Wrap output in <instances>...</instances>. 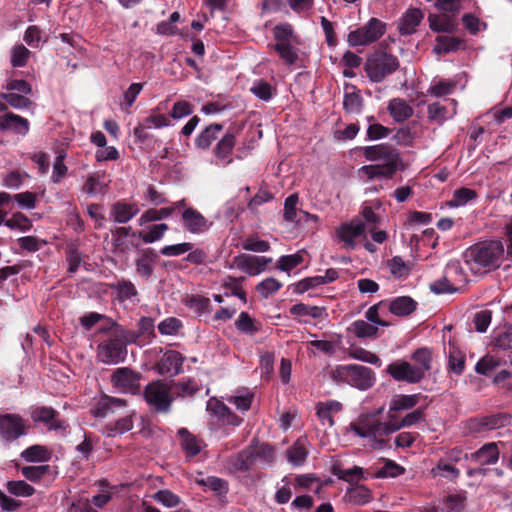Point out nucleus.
<instances>
[{
  "mask_svg": "<svg viewBox=\"0 0 512 512\" xmlns=\"http://www.w3.org/2000/svg\"><path fill=\"white\" fill-rule=\"evenodd\" d=\"M127 357L124 333H111L97 346V359L106 365L123 363Z\"/></svg>",
  "mask_w": 512,
  "mask_h": 512,
  "instance_id": "6",
  "label": "nucleus"
},
{
  "mask_svg": "<svg viewBox=\"0 0 512 512\" xmlns=\"http://www.w3.org/2000/svg\"><path fill=\"white\" fill-rule=\"evenodd\" d=\"M272 47L287 65H294L297 62L298 50L291 42L274 44Z\"/></svg>",
  "mask_w": 512,
  "mask_h": 512,
  "instance_id": "48",
  "label": "nucleus"
},
{
  "mask_svg": "<svg viewBox=\"0 0 512 512\" xmlns=\"http://www.w3.org/2000/svg\"><path fill=\"white\" fill-rule=\"evenodd\" d=\"M500 451L498 444L490 442L484 444L477 451L471 454L470 460L478 465H493L499 459Z\"/></svg>",
  "mask_w": 512,
  "mask_h": 512,
  "instance_id": "22",
  "label": "nucleus"
},
{
  "mask_svg": "<svg viewBox=\"0 0 512 512\" xmlns=\"http://www.w3.org/2000/svg\"><path fill=\"white\" fill-rule=\"evenodd\" d=\"M386 373L395 381L409 384H417L424 379L422 371L405 360H396L390 363L386 368Z\"/></svg>",
  "mask_w": 512,
  "mask_h": 512,
  "instance_id": "12",
  "label": "nucleus"
},
{
  "mask_svg": "<svg viewBox=\"0 0 512 512\" xmlns=\"http://www.w3.org/2000/svg\"><path fill=\"white\" fill-rule=\"evenodd\" d=\"M171 389L173 388L179 397H191L196 394L200 387L196 380L189 378L185 381L173 382Z\"/></svg>",
  "mask_w": 512,
  "mask_h": 512,
  "instance_id": "52",
  "label": "nucleus"
},
{
  "mask_svg": "<svg viewBox=\"0 0 512 512\" xmlns=\"http://www.w3.org/2000/svg\"><path fill=\"white\" fill-rule=\"evenodd\" d=\"M139 213L136 203L117 201L111 206V216L116 223L125 224Z\"/></svg>",
  "mask_w": 512,
  "mask_h": 512,
  "instance_id": "25",
  "label": "nucleus"
},
{
  "mask_svg": "<svg viewBox=\"0 0 512 512\" xmlns=\"http://www.w3.org/2000/svg\"><path fill=\"white\" fill-rule=\"evenodd\" d=\"M59 412L52 407L38 406L31 411L34 422L43 423L49 430H65L68 424L58 418Z\"/></svg>",
  "mask_w": 512,
  "mask_h": 512,
  "instance_id": "17",
  "label": "nucleus"
},
{
  "mask_svg": "<svg viewBox=\"0 0 512 512\" xmlns=\"http://www.w3.org/2000/svg\"><path fill=\"white\" fill-rule=\"evenodd\" d=\"M387 110L396 122H404L413 115V108L402 98L391 99L388 103Z\"/></svg>",
  "mask_w": 512,
  "mask_h": 512,
  "instance_id": "30",
  "label": "nucleus"
},
{
  "mask_svg": "<svg viewBox=\"0 0 512 512\" xmlns=\"http://www.w3.org/2000/svg\"><path fill=\"white\" fill-rule=\"evenodd\" d=\"M308 455V451L305 447V445L300 441L297 440L288 450H287V458L290 463H292L295 466L302 465Z\"/></svg>",
  "mask_w": 512,
  "mask_h": 512,
  "instance_id": "55",
  "label": "nucleus"
},
{
  "mask_svg": "<svg viewBox=\"0 0 512 512\" xmlns=\"http://www.w3.org/2000/svg\"><path fill=\"white\" fill-rule=\"evenodd\" d=\"M349 330L354 333L357 338H374L377 336L378 327L364 320L354 321Z\"/></svg>",
  "mask_w": 512,
  "mask_h": 512,
  "instance_id": "44",
  "label": "nucleus"
},
{
  "mask_svg": "<svg viewBox=\"0 0 512 512\" xmlns=\"http://www.w3.org/2000/svg\"><path fill=\"white\" fill-rule=\"evenodd\" d=\"M183 304L193 310L198 316L209 312L211 303L210 299L201 295H187L183 300Z\"/></svg>",
  "mask_w": 512,
  "mask_h": 512,
  "instance_id": "39",
  "label": "nucleus"
},
{
  "mask_svg": "<svg viewBox=\"0 0 512 512\" xmlns=\"http://www.w3.org/2000/svg\"><path fill=\"white\" fill-rule=\"evenodd\" d=\"M181 224L184 230L191 234H202L210 229L212 222L194 207L185 209L181 213Z\"/></svg>",
  "mask_w": 512,
  "mask_h": 512,
  "instance_id": "14",
  "label": "nucleus"
},
{
  "mask_svg": "<svg viewBox=\"0 0 512 512\" xmlns=\"http://www.w3.org/2000/svg\"><path fill=\"white\" fill-rule=\"evenodd\" d=\"M133 428L132 415L124 416L114 422H109L104 427V434L107 437H115L118 434H123Z\"/></svg>",
  "mask_w": 512,
  "mask_h": 512,
  "instance_id": "38",
  "label": "nucleus"
},
{
  "mask_svg": "<svg viewBox=\"0 0 512 512\" xmlns=\"http://www.w3.org/2000/svg\"><path fill=\"white\" fill-rule=\"evenodd\" d=\"M365 232V224L361 221L357 223L350 222L342 224L336 231L340 241L344 242L345 247L354 249L355 240Z\"/></svg>",
  "mask_w": 512,
  "mask_h": 512,
  "instance_id": "19",
  "label": "nucleus"
},
{
  "mask_svg": "<svg viewBox=\"0 0 512 512\" xmlns=\"http://www.w3.org/2000/svg\"><path fill=\"white\" fill-rule=\"evenodd\" d=\"M350 430L361 438H368L374 441L378 447H383L384 439H381V421L375 414H360L358 418L351 422Z\"/></svg>",
  "mask_w": 512,
  "mask_h": 512,
  "instance_id": "10",
  "label": "nucleus"
},
{
  "mask_svg": "<svg viewBox=\"0 0 512 512\" xmlns=\"http://www.w3.org/2000/svg\"><path fill=\"white\" fill-rule=\"evenodd\" d=\"M364 158L370 162L384 161L382 165L391 164L394 170H403L404 164L400 151L393 145L382 143L377 145L361 147Z\"/></svg>",
  "mask_w": 512,
  "mask_h": 512,
  "instance_id": "8",
  "label": "nucleus"
},
{
  "mask_svg": "<svg viewBox=\"0 0 512 512\" xmlns=\"http://www.w3.org/2000/svg\"><path fill=\"white\" fill-rule=\"evenodd\" d=\"M223 128V124L220 123H212L206 126L195 138V147L200 150H208Z\"/></svg>",
  "mask_w": 512,
  "mask_h": 512,
  "instance_id": "27",
  "label": "nucleus"
},
{
  "mask_svg": "<svg viewBox=\"0 0 512 512\" xmlns=\"http://www.w3.org/2000/svg\"><path fill=\"white\" fill-rule=\"evenodd\" d=\"M271 262L272 258L265 256H254L244 253L235 256L233 259V264L239 270L247 273L250 276L259 275Z\"/></svg>",
  "mask_w": 512,
  "mask_h": 512,
  "instance_id": "15",
  "label": "nucleus"
},
{
  "mask_svg": "<svg viewBox=\"0 0 512 512\" xmlns=\"http://www.w3.org/2000/svg\"><path fill=\"white\" fill-rule=\"evenodd\" d=\"M5 226L10 229H19L26 232L32 228L31 220L21 212H16L12 217L5 221Z\"/></svg>",
  "mask_w": 512,
  "mask_h": 512,
  "instance_id": "61",
  "label": "nucleus"
},
{
  "mask_svg": "<svg viewBox=\"0 0 512 512\" xmlns=\"http://www.w3.org/2000/svg\"><path fill=\"white\" fill-rule=\"evenodd\" d=\"M180 445L185 451L186 457L193 458L201 451V440L189 432L187 428H180L177 432Z\"/></svg>",
  "mask_w": 512,
  "mask_h": 512,
  "instance_id": "28",
  "label": "nucleus"
},
{
  "mask_svg": "<svg viewBox=\"0 0 512 512\" xmlns=\"http://www.w3.org/2000/svg\"><path fill=\"white\" fill-rule=\"evenodd\" d=\"M197 484L214 491L217 495H225L228 492V483L226 480L216 477L208 476L206 478L197 479Z\"/></svg>",
  "mask_w": 512,
  "mask_h": 512,
  "instance_id": "47",
  "label": "nucleus"
},
{
  "mask_svg": "<svg viewBox=\"0 0 512 512\" xmlns=\"http://www.w3.org/2000/svg\"><path fill=\"white\" fill-rule=\"evenodd\" d=\"M359 174H363L367 177L368 180L374 179H392L396 172L394 170V166L391 164L388 165H380V164H370L364 165L358 170Z\"/></svg>",
  "mask_w": 512,
  "mask_h": 512,
  "instance_id": "29",
  "label": "nucleus"
},
{
  "mask_svg": "<svg viewBox=\"0 0 512 512\" xmlns=\"http://www.w3.org/2000/svg\"><path fill=\"white\" fill-rule=\"evenodd\" d=\"M254 394L249 390L237 391L235 395L230 396L227 400L240 411H248L251 407Z\"/></svg>",
  "mask_w": 512,
  "mask_h": 512,
  "instance_id": "53",
  "label": "nucleus"
},
{
  "mask_svg": "<svg viewBox=\"0 0 512 512\" xmlns=\"http://www.w3.org/2000/svg\"><path fill=\"white\" fill-rule=\"evenodd\" d=\"M168 230L169 226L166 223L154 224L147 232H134L133 236L137 235L144 243H154L161 240Z\"/></svg>",
  "mask_w": 512,
  "mask_h": 512,
  "instance_id": "41",
  "label": "nucleus"
},
{
  "mask_svg": "<svg viewBox=\"0 0 512 512\" xmlns=\"http://www.w3.org/2000/svg\"><path fill=\"white\" fill-rule=\"evenodd\" d=\"M255 460V448L249 447L232 456L230 458V464L235 470L246 472L250 469Z\"/></svg>",
  "mask_w": 512,
  "mask_h": 512,
  "instance_id": "33",
  "label": "nucleus"
},
{
  "mask_svg": "<svg viewBox=\"0 0 512 512\" xmlns=\"http://www.w3.org/2000/svg\"><path fill=\"white\" fill-rule=\"evenodd\" d=\"M422 398L420 393L395 395L390 400L387 418L397 419L400 412L415 408Z\"/></svg>",
  "mask_w": 512,
  "mask_h": 512,
  "instance_id": "18",
  "label": "nucleus"
},
{
  "mask_svg": "<svg viewBox=\"0 0 512 512\" xmlns=\"http://www.w3.org/2000/svg\"><path fill=\"white\" fill-rule=\"evenodd\" d=\"M435 41L436 45L433 50L439 55L456 52L465 48L464 40L459 37L439 35L436 37Z\"/></svg>",
  "mask_w": 512,
  "mask_h": 512,
  "instance_id": "31",
  "label": "nucleus"
},
{
  "mask_svg": "<svg viewBox=\"0 0 512 512\" xmlns=\"http://www.w3.org/2000/svg\"><path fill=\"white\" fill-rule=\"evenodd\" d=\"M467 283V275L458 261L449 262L441 278L433 281L429 287L435 294L455 293Z\"/></svg>",
  "mask_w": 512,
  "mask_h": 512,
  "instance_id": "5",
  "label": "nucleus"
},
{
  "mask_svg": "<svg viewBox=\"0 0 512 512\" xmlns=\"http://www.w3.org/2000/svg\"><path fill=\"white\" fill-rule=\"evenodd\" d=\"M511 417L506 413L472 417L462 422L467 435H479L491 430L502 428L510 423Z\"/></svg>",
  "mask_w": 512,
  "mask_h": 512,
  "instance_id": "9",
  "label": "nucleus"
},
{
  "mask_svg": "<svg viewBox=\"0 0 512 512\" xmlns=\"http://www.w3.org/2000/svg\"><path fill=\"white\" fill-rule=\"evenodd\" d=\"M504 245L500 240H484L471 245L464 253L471 270L495 269L501 264Z\"/></svg>",
  "mask_w": 512,
  "mask_h": 512,
  "instance_id": "1",
  "label": "nucleus"
},
{
  "mask_svg": "<svg viewBox=\"0 0 512 512\" xmlns=\"http://www.w3.org/2000/svg\"><path fill=\"white\" fill-rule=\"evenodd\" d=\"M27 434L26 421L19 414L7 413L0 415V438L13 442Z\"/></svg>",
  "mask_w": 512,
  "mask_h": 512,
  "instance_id": "11",
  "label": "nucleus"
},
{
  "mask_svg": "<svg viewBox=\"0 0 512 512\" xmlns=\"http://www.w3.org/2000/svg\"><path fill=\"white\" fill-rule=\"evenodd\" d=\"M236 137L232 132H226L222 138L216 144L213 154L214 156L223 162V164H229L232 162L230 155L235 147Z\"/></svg>",
  "mask_w": 512,
  "mask_h": 512,
  "instance_id": "26",
  "label": "nucleus"
},
{
  "mask_svg": "<svg viewBox=\"0 0 512 512\" xmlns=\"http://www.w3.org/2000/svg\"><path fill=\"white\" fill-rule=\"evenodd\" d=\"M324 312L323 307L311 306L305 303H297L290 307L289 313L295 317L310 316L314 319L321 318Z\"/></svg>",
  "mask_w": 512,
  "mask_h": 512,
  "instance_id": "43",
  "label": "nucleus"
},
{
  "mask_svg": "<svg viewBox=\"0 0 512 512\" xmlns=\"http://www.w3.org/2000/svg\"><path fill=\"white\" fill-rule=\"evenodd\" d=\"M427 112L429 120L442 124L445 120L452 117L456 111L454 108L452 113H449L445 105L440 102H434L428 105Z\"/></svg>",
  "mask_w": 512,
  "mask_h": 512,
  "instance_id": "51",
  "label": "nucleus"
},
{
  "mask_svg": "<svg viewBox=\"0 0 512 512\" xmlns=\"http://www.w3.org/2000/svg\"><path fill=\"white\" fill-rule=\"evenodd\" d=\"M21 457L27 462L48 461L50 452L44 446L32 445L22 451Z\"/></svg>",
  "mask_w": 512,
  "mask_h": 512,
  "instance_id": "49",
  "label": "nucleus"
},
{
  "mask_svg": "<svg viewBox=\"0 0 512 512\" xmlns=\"http://www.w3.org/2000/svg\"><path fill=\"white\" fill-rule=\"evenodd\" d=\"M428 20L429 26L434 32L453 33L457 29V23L446 13L441 15L430 14Z\"/></svg>",
  "mask_w": 512,
  "mask_h": 512,
  "instance_id": "32",
  "label": "nucleus"
},
{
  "mask_svg": "<svg viewBox=\"0 0 512 512\" xmlns=\"http://www.w3.org/2000/svg\"><path fill=\"white\" fill-rule=\"evenodd\" d=\"M29 129V121L20 115L8 112L0 116V130L2 131H13L18 135L25 136Z\"/></svg>",
  "mask_w": 512,
  "mask_h": 512,
  "instance_id": "20",
  "label": "nucleus"
},
{
  "mask_svg": "<svg viewBox=\"0 0 512 512\" xmlns=\"http://www.w3.org/2000/svg\"><path fill=\"white\" fill-rule=\"evenodd\" d=\"M282 287V283L277 279L269 277L256 285V291L263 297L268 298L278 292Z\"/></svg>",
  "mask_w": 512,
  "mask_h": 512,
  "instance_id": "60",
  "label": "nucleus"
},
{
  "mask_svg": "<svg viewBox=\"0 0 512 512\" xmlns=\"http://www.w3.org/2000/svg\"><path fill=\"white\" fill-rule=\"evenodd\" d=\"M158 255L153 248H144L140 251V256L135 261L136 272L139 276L149 279L154 272V263Z\"/></svg>",
  "mask_w": 512,
  "mask_h": 512,
  "instance_id": "21",
  "label": "nucleus"
},
{
  "mask_svg": "<svg viewBox=\"0 0 512 512\" xmlns=\"http://www.w3.org/2000/svg\"><path fill=\"white\" fill-rule=\"evenodd\" d=\"M171 215H173V214H172V210L169 208V206L163 207L160 209L150 208L142 213L138 222H139V225L142 226L148 222H154V221L166 219V218L170 217Z\"/></svg>",
  "mask_w": 512,
  "mask_h": 512,
  "instance_id": "56",
  "label": "nucleus"
},
{
  "mask_svg": "<svg viewBox=\"0 0 512 512\" xmlns=\"http://www.w3.org/2000/svg\"><path fill=\"white\" fill-rule=\"evenodd\" d=\"M0 99L5 100L7 104L15 109H25L32 105V101L25 95L18 93H4L0 92Z\"/></svg>",
  "mask_w": 512,
  "mask_h": 512,
  "instance_id": "59",
  "label": "nucleus"
},
{
  "mask_svg": "<svg viewBox=\"0 0 512 512\" xmlns=\"http://www.w3.org/2000/svg\"><path fill=\"white\" fill-rule=\"evenodd\" d=\"M126 401L120 398L111 397L108 395L102 396L92 409V413L96 417H106L109 414L125 408Z\"/></svg>",
  "mask_w": 512,
  "mask_h": 512,
  "instance_id": "23",
  "label": "nucleus"
},
{
  "mask_svg": "<svg viewBox=\"0 0 512 512\" xmlns=\"http://www.w3.org/2000/svg\"><path fill=\"white\" fill-rule=\"evenodd\" d=\"M185 358L176 350H167L156 363V371L163 376L174 377L182 372Z\"/></svg>",
  "mask_w": 512,
  "mask_h": 512,
  "instance_id": "16",
  "label": "nucleus"
},
{
  "mask_svg": "<svg viewBox=\"0 0 512 512\" xmlns=\"http://www.w3.org/2000/svg\"><path fill=\"white\" fill-rule=\"evenodd\" d=\"M316 409L317 416L322 424L328 423V426L332 427L334 425L333 414L342 410V404L335 400L319 402Z\"/></svg>",
  "mask_w": 512,
  "mask_h": 512,
  "instance_id": "34",
  "label": "nucleus"
},
{
  "mask_svg": "<svg viewBox=\"0 0 512 512\" xmlns=\"http://www.w3.org/2000/svg\"><path fill=\"white\" fill-rule=\"evenodd\" d=\"M348 355L353 359L366 362L377 367H380L382 365L381 359L375 353L366 350L362 347L351 348L348 352Z\"/></svg>",
  "mask_w": 512,
  "mask_h": 512,
  "instance_id": "54",
  "label": "nucleus"
},
{
  "mask_svg": "<svg viewBox=\"0 0 512 512\" xmlns=\"http://www.w3.org/2000/svg\"><path fill=\"white\" fill-rule=\"evenodd\" d=\"M424 17L423 12L418 8L408 9L400 19L398 30L401 35H411L416 32Z\"/></svg>",
  "mask_w": 512,
  "mask_h": 512,
  "instance_id": "24",
  "label": "nucleus"
},
{
  "mask_svg": "<svg viewBox=\"0 0 512 512\" xmlns=\"http://www.w3.org/2000/svg\"><path fill=\"white\" fill-rule=\"evenodd\" d=\"M109 287L111 290L116 292V299L119 302L129 300L138 294L135 285L127 279H121L115 283H111L109 284Z\"/></svg>",
  "mask_w": 512,
  "mask_h": 512,
  "instance_id": "37",
  "label": "nucleus"
},
{
  "mask_svg": "<svg viewBox=\"0 0 512 512\" xmlns=\"http://www.w3.org/2000/svg\"><path fill=\"white\" fill-rule=\"evenodd\" d=\"M349 502L356 505H364L372 499L371 491L364 485H356L346 491Z\"/></svg>",
  "mask_w": 512,
  "mask_h": 512,
  "instance_id": "42",
  "label": "nucleus"
},
{
  "mask_svg": "<svg viewBox=\"0 0 512 512\" xmlns=\"http://www.w3.org/2000/svg\"><path fill=\"white\" fill-rule=\"evenodd\" d=\"M236 328L245 334L254 335L259 331V328L255 325L254 320L247 312H241L238 319L235 322Z\"/></svg>",
  "mask_w": 512,
  "mask_h": 512,
  "instance_id": "64",
  "label": "nucleus"
},
{
  "mask_svg": "<svg viewBox=\"0 0 512 512\" xmlns=\"http://www.w3.org/2000/svg\"><path fill=\"white\" fill-rule=\"evenodd\" d=\"M383 461L384 465L373 474L374 478H395L404 474L405 468L395 461L390 459H383Z\"/></svg>",
  "mask_w": 512,
  "mask_h": 512,
  "instance_id": "46",
  "label": "nucleus"
},
{
  "mask_svg": "<svg viewBox=\"0 0 512 512\" xmlns=\"http://www.w3.org/2000/svg\"><path fill=\"white\" fill-rule=\"evenodd\" d=\"M141 374L129 367L117 368L111 375V383L123 392L137 394L140 390Z\"/></svg>",
  "mask_w": 512,
  "mask_h": 512,
  "instance_id": "13",
  "label": "nucleus"
},
{
  "mask_svg": "<svg viewBox=\"0 0 512 512\" xmlns=\"http://www.w3.org/2000/svg\"><path fill=\"white\" fill-rule=\"evenodd\" d=\"M143 396L153 412L159 414L170 413L174 397L171 394V386L165 381L156 380L147 384Z\"/></svg>",
  "mask_w": 512,
  "mask_h": 512,
  "instance_id": "4",
  "label": "nucleus"
},
{
  "mask_svg": "<svg viewBox=\"0 0 512 512\" xmlns=\"http://www.w3.org/2000/svg\"><path fill=\"white\" fill-rule=\"evenodd\" d=\"M411 360L415 362L413 366L422 371V377L424 378L432 368V350L427 347L418 348L412 353Z\"/></svg>",
  "mask_w": 512,
  "mask_h": 512,
  "instance_id": "36",
  "label": "nucleus"
},
{
  "mask_svg": "<svg viewBox=\"0 0 512 512\" xmlns=\"http://www.w3.org/2000/svg\"><path fill=\"white\" fill-rule=\"evenodd\" d=\"M399 66L400 62L395 55L376 49L367 56L364 71L371 82L380 83L396 72Z\"/></svg>",
  "mask_w": 512,
  "mask_h": 512,
  "instance_id": "3",
  "label": "nucleus"
},
{
  "mask_svg": "<svg viewBox=\"0 0 512 512\" xmlns=\"http://www.w3.org/2000/svg\"><path fill=\"white\" fill-rule=\"evenodd\" d=\"M477 198V192L474 189L461 187L456 189L451 200L447 202L450 207L464 206L468 202Z\"/></svg>",
  "mask_w": 512,
  "mask_h": 512,
  "instance_id": "45",
  "label": "nucleus"
},
{
  "mask_svg": "<svg viewBox=\"0 0 512 512\" xmlns=\"http://www.w3.org/2000/svg\"><path fill=\"white\" fill-rule=\"evenodd\" d=\"M353 92L345 93L343 99V108L346 113L349 114H360L363 109V98L360 91L352 86Z\"/></svg>",
  "mask_w": 512,
  "mask_h": 512,
  "instance_id": "40",
  "label": "nucleus"
},
{
  "mask_svg": "<svg viewBox=\"0 0 512 512\" xmlns=\"http://www.w3.org/2000/svg\"><path fill=\"white\" fill-rule=\"evenodd\" d=\"M417 302L409 296L394 298L389 304V311L397 316H407L415 311Z\"/></svg>",
  "mask_w": 512,
  "mask_h": 512,
  "instance_id": "35",
  "label": "nucleus"
},
{
  "mask_svg": "<svg viewBox=\"0 0 512 512\" xmlns=\"http://www.w3.org/2000/svg\"><path fill=\"white\" fill-rule=\"evenodd\" d=\"M250 91L260 100L270 101L273 97V88L270 83L265 80H257L254 82Z\"/></svg>",
  "mask_w": 512,
  "mask_h": 512,
  "instance_id": "62",
  "label": "nucleus"
},
{
  "mask_svg": "<svg viewBox=\"0 0 512 512\" xmlns=\"http://www.w3.org/2000/svg\"><path fill=\"white\" fill-rule=\"evenodd\" d=\"M499 365H500L499 359H497L496 357H494L492 355L487 354L477 362V364L475 366V371L478 374L488 376Z\"/></svg>",
  "mask_w": 512,
  "mask_h": 512,
  "instance_id": "63",
  "label": "nucleus"
},
{
  "mask_svg": "<svg viewBox=\"0 0 512 512\" xmlns=\"http://www.w3.org/2000/svg\"><path fill=\"white\" fill-rule=\"evenodd\" d=\"M330 376L337 383H345L359 390H368L376 382L375 372L358 364L337 365Z\"/></svg>",
  "mask_w": 512,
  "mask_h": 512,
  "instance_id": "2",
  "label": "nucleus"
},
{
  "mask_svg": "<svg viewBox=\"0 0 512 512\" xmlns=\"http://www.w3.org/2000/svg\"><path fill=\"white\" fill-rule=\"evenodd\" d=\"M465 356L456 348L449 351L448 371L456 375H461L465 369Z\"/></svg>",
  "mask_w": 512,
  "mask_h": 512,
  "instance_id": "57",
  "label": "nucleus"
},
{
  "mask_svg": "<svg viewBox=\"0 0 512 512\" xmlns=\"http://www.w3.org/2000/svg\"><path fill=\"white\" fill-rule=\"evenodd\" d=\"M333 474L340 480L354 483L359 482L364 478V470L359 466H353L349 469L333 468Z\"/></svg>",
  "mask_w": 512,
  "mask_h": 512,
  "instance_id": "50",
  "label": "nucleus"
},
{
  "mask_svg": "<svg viewBox=\"0 0 512 512\" xmlns=\"http://www.w3.org/2000/svg\"><path fill=\"white\" fill-rule=\"evenodd\" d=\"M6 488L10 494L18 497H29L35 493V488L23 480L8 481Z\"/></svg>",
  "mask_w": 512,
  "mask_h": 512,
  "instance_id": "58",
  "label": "nucleus"
},
{
  "mask_svg": "<svg viewBox=\"0 0 512 512\" xmlns=\"http://www.w3.org/2000/svg\"><path fill=\"white\" fill-rule=\"evenodd\" d=\"M386 29L385 22L372 17L366 24L348 33L347 43L350 47L367 46L378 41L385 34Z\"/></svg>",
  "mask_w": 512,
  "mask_h": 512,
  "instance_id": "7",
  "label": "nucleus"
}]
</instances>
